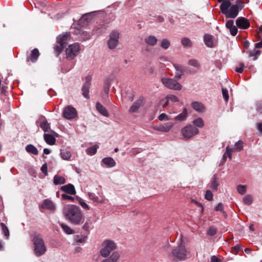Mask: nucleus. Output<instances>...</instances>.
Returning a JSON list of instances; mask_svg holds the SVG:
<instances>
[{"mask_svg":"<svg viewBox=\"0 0 262 262\" xmlns=\"http://www.w3.org/2000/svg\"><path fill=\"white\" fill-rule=\"evenodd\" d=\"M66 216L73 224L78 225L82 219V214L79 207L71 205L67 210Z\"/></svg>","mask_w":262,"mask_h":262,"instance_id":"f257e3e1","label":"nucleus"},{"mask_svg":"<svg viewBox=\"0 0 262 262\" xmlns=\"http://www.w3.org/2000/svg\"><path fill=\"white\" fill-rule=\"evenodd\" d=\"M188 253L184 244L181 239L180 243L172 250L169 254V257L176 261H182L186 259Z\"/></svg>","mask_w":262,"mask_h":262,"instance_id":"f03ea898","label":"nucleus"},{"mask_svg":"<svg viewBox=\"0 0 262 262\" xmlns=\"http://www.w3.org/2000/svg\"><path fill=\"white\" fill-rule=\"evenodd\" d=\"M32 237L35 254L37 256H40L47 251L43 239L40 234H37L36 233L32 235Z\"/></svg>","mask_w":262,"mask_h":262,"instance_id":"7ed1b4c3","label":"nucleus"},{"mask_svg":"<svg viewBox=\"0 0 262 262\" xmlns=\"http://www.w3.org/2000/svg\"><path fill=\"white\" fill-rule=\"evenodd\" d=\"M70 34L66 33L63 35H59L57 37V45L55 46L54 50L55 54L58 56L67 46Z\"/></svg>","mask_w":262,"mask_h":262,"instance_id":"20e7f679","label":"nucleus"},{"mask_svg":"<svg viewBox=\"0 0 262 262\" xmlns=\"http://www.w3.org/2000/svg\"><path fill=\"white\" fill-rule=\"evenodd\" d=\"M116 249V244L112 241L106 239L102 244V248L100 250V254L103 257H107L111 252Z\"/></svg>","mask_w":262,"mask_h":262,"instance_id":"39448f33","label":"nucleus"},{"mask_svg":"<svg viewBox=\"0 0 262 262\" xmlns=\"http://www.w3.org/2000/svg\"><path fill=\"white\" fill-rule=\"evenodd\" d=\"M163 84L168 89L176 91H180L182 89V85L176 79L167 77H163L161 79Z\"/></svg>","mask_w":262,"mask_h":262,"instance_id":"423d86ee","label":"nucleus"},{"mask_svg":"<svg viewBox=\"0 0 262 262\" xmlns=\"http://www.w3.org/2000/svg\"><path fill=\"white\" fill-rule=\"evenodd\" d=\"M199 133V129L195 126L192 125H188L181 129V133L183 137L186 139H189L193 136L198 134Z\"/></svg>","mask_w":262,"mask_h":262,"instance_id":"0eeeda50","label":"nucleus"},{"mask_svg":"<svg viewBox=\"0 0 262 262\" xmlns=\"http://www.w3.org/2000/svg\"><path fill=\"white\" fill-rule=\"evenodd\" d=\"M80 51V46L78 43H74L69 46L66 50L67 58L71 60L74 59Z\"/></svg>","mask_w":262,"mask_h":262,"instance_id":"6e6552de","label":"nucleus"},{"mask_svg":"<svg viewBox=\"0 0 262 262\" xmlns=\"http://www.w3.org/2000/svg\"><path fill=\"white\" fill-rule=\"evenodd\" d=\"M109 37L107 42L108 47L111 50L114 49L118 44L120 33L118 31L114 30L110 33Z\"/></svg>","mask_w":262,"mask_h":262,"instance_id":"1a4fd4ad","label":"nucleus"},{"mask_svg":"<svg viewBox=\"0 0 262 262\" xmlns=\"http://www.w3.org/2000/svg\"><path fill=\"white\" fill-rule=\"evenodd\" d=\"M62 114L63 117L69 120L75 118L77 115L76 109L71 105L66 107Z\"/></svg>","mask_w":262,"mask_h":262,"instance_id":"9d476101","label":"nucleus"},{"mask_svg":"<svg viewBox=\"0 0 262 262\" xmlns=\"http://www.w3.org/2000/svg\"><path fill=\"white\" fill-rule=\"evenodd\" d=\"M85 82L82 85L81 91L82 92V95L83 96L86 98L89 99L90 98L89 96V90L91 86V81L92 80V77L90 75H88L85 78Z\"/></svg>","mask_w":262,"mask_h":262,"instance_id":"9b49d317","label":"nucleus"},{"mask_svg":"<svg viewBox=\"0 0 262 262\" xmlns=\"http://www.w3.org/2000/svg\"><path fill=\"white\" fill-rule=\"evenodd\" d=\"M236 26L242 29H247L250 26L249 21L244 17H239L236 20Z\"/></svg>","mask_w":262,"mask_h":262,"instance_id":"f8f14e48","label":"nucleus"},{"mask_svg":"<svg viewBox=\"0 0 262 262\" xmlns=\"http://www.w3.org/2000/svg\"><path fill=\"white\" fill-rule=\"evenodd\" d=\"M144 103V99L143 97H140L138 100L132 104L129 110V112L131 113L137 112L139 108L142 106Z\"/></svg>","mask_w":262,"mask_h":262,"instance_id":"ddd939ff","label":"nucleus"},{"mask_svg":"<svg viewBox=\"0 0 262 262\" xmlns=\"http://www.w3.org/2000/svg\"><path fill=\"white\" fill-rule=\"evenodd\" d=\"M39 55L40 53L39 50L35 48L31 51L30 54L27 58V61H31L33 63H34L37 61Z\"/></svg>","mask_w":262,"mask_h":262,"instance_id":"4468645a","label":"nucleus"},{"mask_svg":"<svg viewBox=\"0 0 262 262\" xmlns=\"http://www.w3.org/2000/svg\"><path fill=\"white\" fill-rule=\"evenodd\" d=\"M173 126V123L169 122L165 123L163 125L155 126L154 127V129L160 132H168L170 130Z\"/></svg>","mask_w":262,"mask_h":262,"instance_id":"2eb2a0df","label":"nucleus"},{"mask_svg":"<svg viewBox=\"0 0 262 262\" xmlns=\"http://www.w3.org/2000/svg\"><path fill=\"white\" fill-rule=\"evenodd\" d=\"M60 190L71 195H74L76 193L74 186L72 184H68L62 186L60 188Z\"/></svg>","mask_w":262,"mask_h":262,"instance_id":"dca6fc26","label":"nucleus"},{"mask_svg":"<svg viewBox=\"0 0 262 262\" xmlns=\"http://www.w3.org/2000/svg\"><path fill=\"white\" fill-rule=\"evenodd\" d=\"M75 33L78 35V38L82 41L89 39L91 37V34L86 31L77 30Z\"/></svg>","mask_w":262,"mask_h":262,"instance_id":"f3484780","label":"nucleus"},{"mask_svg":"<svg viewBox=\"0 0 262 262\" xmlns=\"http://www.w3.org/2000/svg\"><path fill=\"white\" fill-rule=\"evenodd\" d=\"M144 41L148 46H155L158 41V39L153 35H149L144 39Z\"/></svg>","mask_w":262,"mask_h":262,"instance_id":"a211bd4d","label":"nucleus"},{"mask_svg":"<svg viewBox=\"0 0 262 262\" xmlns=\"http://www.w3.org/2000/svg\"><path fill=\"white\" fill-rule=\"evenodd\" d=\"M93 16V12L86 13L82 16L79 20V22L83 25H86L92 19Z\"/></svg>","mask_w":262,"mask_h":262,"instance_id":"6ab92c4d","label":"nucleus"},{"mask_svg":"<svg viewBox=\"0 0 262 262\" xmlns=\"http://www.w3.org/2000/svg\"><path fill=\"white\" fill-rule=\"evenodd\" d=\"M97 110L102 115L105 117H108L109 114L106 109L100 102H97L96 104Z\"/></svg>","mask_w":262,"mask_h":262,"instance_id":"aec40b11","label":"nucleus"},{"mask_svg":"<svg viewBox=\"0 0 262 262\" xmlns=\"http://www.w3.org/2000/svg\"><path fill=\"white\" fill-rule=\"evenodd\" d=\"M119 257V254L118 252H114L110 257L103 259L101 262H117Z\"/></svg>","mask_w":262,"mask_h":262,"instance_id":"412c9836","label":"nucleus"},{"mask_svg":"<svg viewBox=\"0 0 262 262\" xmlns=\"http://www.w3.org/2000/svg\"><path fill=\"white\" fill-rule=\"evenodd\" d=\"M43 138L46 142L49 145H53L55 143V138L51 134H45L43 135Z\"/></svg>","mask_w":262,"mask_h":262,"instance_id":"4be33fe9","label":"nucleus"},{"mask_svg":"<svg viewBox=\"0 0 262 262\" xmlns=\"http://www.w3.org/2000/svg\"><path fill=\"white\" fill-rule=\"evenodd\" d=\"M204 40L206 45L209 48L213 47V41L212 35L206 34L204 36Z\"/></svg>","mask_w":262,"mask_h":262,"instance_id":"5701e85b","label":"nucleus"},{"mask_svg":"<svg viewBox=\"0 0 262 262\" xmlns=\"http://www.w3.org/2000/svg\"><path fill=\"white\" fill-rule=\"evenodd\" d=\"M102 162L108 167H113L116 165L115 160L111 157L103 159Z\"/></svg>","mask_w":262,"mask_h":262,"instance_id":"b1692460","label":"nucleus"},{"mask_svg":"<svg viewBox=\"0 0 262 262\" xmlns=\"http://www.w3.org/2000/svg\"><path fill=\"white\" fill-rule=\"evenodd\" d=\"M234 151V148H230L229 146H227L226 148V152L224 153L223 156V160L224 162L226 161L227 157L230 159L232 158V153Z\"/></svg>","mask_w":262,"mask_h":262,"instance_id":"393cba45","label":"nucleus"},{"mask_svg":"<svg viewBox=\"0 0 262 262\" xmlns=\"http://www.w3.org/2000/svg\"><path fill=\"white\" fill-rule=\"evenodd\" d=\"M26 150L27 152L33 154L34 155H37L38 154V150L37 148L32 144H28L26 146Z\"/></svg>","mask_w":262,"mask_h":262,"instance_id":"a878e982","label":"nucleus"},{"mask_svg":"<svg viewBox=\"0 0 262 262\" xmlns=\"http://www.w3.org/2000/svg\"><path fill=\"white\" fill-rule=\"evenodd\" d=\"M60 156L63 160H69L72 156V154L67 149H62L60 150Z\"/></svg>","mask_w":262,"mask_h":262,"instance_id":"bb28decb","label":"nucleus"},{"mask_svg":"<svg viewBox=\"0 0 262 262\" xmlns=\"http://www.w3.org/2000/svg\"><path fill=\"white\" fill-rule=\"evenodd\" d=\"M42 207L44 208H47L51 210H53L55 209V207L52 201L50 200L46 199L43 201V203L42 204Z\"/></svg>","mask_w":262,"mask_h":262,"instance_id":"cd10ccee","label":"nucleus"},{"mask_svg":"<svg viewBox=\"0 0 262 262\" xmlns=\"http://www.w3.org/2000/svg\"><path fill=\"white\" fill-rule=\"evenodd\" d=\"M53 182L56 185L63 184L66 183V179L64 177L56 174L54 177Z\"/></svg>","mask_w":262,"mask_h":262,"instance_id":"c85d7f7f","label":"nucleus"},{"mask_svg":"<svg viewBox=\"0 0 262 262\" xmlns=\"http://www.w3.org/2000/svg\"><path fill=\"white\" fill-rule=\"evenodd\" d=\"M248 54L249 57H253V60H256L261 54V51L259 50L254 49L252 51H248L247 52Z\"/></svg>","mask_w":262,"mask_h":262,"instance_id":"c756f323","label":"nucleus"},{"mask_svg":"<svg viewBox=\"0 0 262 262\" xmlns=\"http://www.w3.org/2000/svg\"><path fill=\"white\" fill-rule=\"evenodd\" d=\"M191 106L194 110L198 112H203L204 109L203 104L197 101L193 102L191 103Z\"/></svg>","mask_w":262,"mask_h":262,"instance_id":"7c9ffc66","label":"nucleus"},{"mask_svg":"<svg viewBox=\"0 0 262 262\" xmlns=\"http://www.w3.org/2000/svg\"><path fill=\"white\" fill-rule=\"evenodd\" d=\"M187 116V111L186 108H184L183 111L182 113L178 115L175 117V120L182 121L186 119V117Z\"/></svg>","mask_w":262,"mask_h":262,"instance_id":"2f4dec72","label":"nucleus"},{"mask_svg":"<svg viewBox=\"0 0 262 262\" xmlns=\"http://www.w3.org/2000/svg\"><path fill=\"white\" fill-rule=\"evenodd\" d=\"M219 184L217 182V176L216 174L213 176V180L210 186V187L213 190H217Z\"/></svg>","mask_w":262,"mask_h":262,"instance_id":"473e14b6","label":"nucleus"},{"mask_svg":"<svg viewBox=\"0 0 262 262\" xmlns=\"http://www.w3.org/2000/svg\"><path fill=\"white\" fill-rule=\"evenodd\" d=\"M193 123L196 127L202 128L204 126V123L202 118L199 117L193 121Z\"/></svg>","mask_w":262,"mask_h":262,"instance_id":"72a5a7b5","label":"nucleus"},{"mask_svg":"<svg viewBox=\"0 0 262 262\" xmlns=\"http://www.w3.org/2000/svg\"><path fill=\"white\" fill-rule=\"evenodd\" d=\"M0 226L1 227L3 234L6 237V238H8L9 236V231L8 230V228L3 223H1Z\"/></svg>","mask_w":262,"mask_h":262,"instance_id":"f704fd0d","label":"nucleus"},{"mask_svg":"<svg viewBox=\"0 0 262 262\" xmlns=\"http://www.w3.org/2000/svg\"><path fill=\"white\" fill-rule=\"evenodd\" d=\"M40 127L45 132H47L50 128V124L47 121H42L40 123Z\"/></svg>","mask_w":262,"mask_h":262,"instance_id":"c9c22d12","label":"nucleus"},{"mask_svg":"<svg viewBox=\"0 0 262 262\" xmlns=\"http://www.w3.org/2000/svg\"><path fill=\"white\" fill-rule=\"evenodd\" d=\"M107 28L106 26L104 25H100L98 26L96 30H94L93 31L95 32L97 34H101L105 31Z\"/></svg>","mask_w":262,"mask_h":262,"instance_id":"e433bc0d","label":"nucleus"},{"mask_svg":"<svg viewBox=\"0 0 262 262\" xmlns=\"http://www.w3.org/2000/svg\"><path fill=\"white\" fill-rule=\"evenodd\" d=\"M234 151H240L243 149V142L239 140L235 143Z\"/></svg>","mask_w":262,"mask_h":262,"instance_id":"4c0bfd02","label":"nucleus"},{"mask_svg":"<svg viewBox=\"0 0 262 262\" xmlns=\"http://www.w3.org/2000/svg\"><path fill=\"white\" fill-rule=\"evenodd\" d=\"M181 43L184 47H191L192 46L191 41L187 37L182 38Z\"/></svg>","mask_w":262,"mask_h":262,"instance_id":"58836bf2","label":"nucleus"},{"mask_svg":"<svg viewBox=\"0 0 262 262\" xmlns=\"http://www.w3.org/2000/svg\"><path fill=\"white\" fill-rule=\"evenodd\" d=\"M189 64L197 69H199L201 67V64L198 60L195 59H191L188 61Z\"/></svg>","mask_w":262,"mask_h":262,"instance_id":"ea45409f","label":"nucleus"},{"mask_svg":"<svg viewBox=\"0 0 262 262\" xmlns=\"http://www.w3.org/2000/svg\"><path fill=\"white\" fill-rule=\"evenodd\" d=\"M98 146L94 145L86 149V151L88 155H93L96 154Z\"/></svg>","mask_w":262,"mask_h":262,"instance_id":"a19ab883","label":"nucleus"},{"mask_svg":"<svg viewBox=\"0 0 262 262\" xmlns=\"http://www.w3.org/2000/svg\"><path fill=\"white\" fill-rule=\"evenodd\" d=\"M170 41L167 39H163L161 42V47L165 49H167L170 46Z\"/></svg>","mask_w":262,"mask_h":262,"instance_id":"79ce46f5","label":"nucleus"},{"mask_svg":"<svg viewBox=\"0 0 262 262\" xmlns=\"http://www.w3.org/2000/svg\"><path fill=\"white\" fill-rule=\"evenodd\" d=\"M243 202L245 204L249 205L252 204L253 199L250 195L247 194L243 198Z\"/></svg>","mask_w":262,"mask_h":262,"instance_id":"37998d69","label":"nucleus"},{"mask_svg":"<svg viewBox=\"0 0 262 262\" xmlns=\"http://www.w3.org/2000/svg\"><path fill=\"white\" fill-rule=\"evenodd\" d=\"M61 226L62 227V228L63 229V230H64V231L67 233V234H73L74 233V231H73V230H72L68 226L64 224H61Z\"/></svg>","mask_w":262,"mask_h":262,"instance_id":"c03bdc74","label":"nucleus"},{"mask_svg":"<svg viewBox=\"0 0 262 262\" xmlns=\"http://www.w3.org/2000/svg\"><path fill=\"white\" fill-rule=\"evenodd\" d=\"M77 200H78V201L79 203L80 204V205L83 208H84L86 210H89L90 207H89V205L86 203H85L82 199L77 196Z\"/></svg>","mask_w":262,"mask_h":262,"instance_id":"a18cd8bd","label":"nucleus"},{"mask_svg":"<svg viewBox=\"0 0 262 262\" xmlns=\"http://www.w3.org/2000/svg\"><path fill=\"white\" fill-rule=\"evenodd\" d=\"M238 192L241 194H244L246 192V186L244 185H239L237 187Z\"/></svg>","mask_w":262,"mask_h":262,"instance_id":"49530a36","label":"nucleus"},{"mask_svg":"<svg viewBox=\"0 0 262 262\" xmlns=\"http://www.w3.org/2000/svg\"><path fill=\"white\" fill-rule=\"evenodd\" d=\"M222 94L224 100L227 102L229 100V94L228 90L225 88H222Z\"/></svg>","mask_w":262,"mask_h":262,"instance_id":"de8ad7c7","label":"nucleus"},{"mask_svg":"<svg viewBox=\"0 0 262 262\" xmlns=\"http://www.w3.org/2000/svg\"><path fill=\"white\" fill-rule=\"evenodd\" d=\"M205 198L208 201H212L213 200V194L210 190H207L205 193Z\"/></svg>","mask_w":262,"mask_h":262,"instance_id":"09e8293b","label":"nucleus"},{"mask_svg":"<svg viewBox=\"0 0 262 262\" xmlns=\"http://www.w3.org/2000/svg\"><path fill=\"white\" fill-rule=\"evenodd\" d=\"M216 232L217 229L215 227H210L207 231V234L209 235L213 236L216 233Z\"/></svg>","mask_w":262,"mask_h":262,"instance_id":"8fccbe9b","label":"nucleus"},{"mask_svg":"<svg viewBox=\"0 0 262 262\" xmlns=\"http://www.w3.org/2000/svg\"><path fill=\"white\" fill-rule=\"evenodd\" d=\"M166 97L168 99L169 101H171L173 102H178L179 101L178 98L175 95H168Z\"/></svg>","mask_w":262,"mask_h":262,"instance_id":"3c124183","label":"nucleus"},{"mask_svg":"<svg viewBox=\"0 0 262 262\" xmlns=\"http://www.w3.org/2000/svg\"><path fill=\"white\" fill-rule=\"evenodd\" d=\"M241 250V246L238 244L235 245L232 248V253H234L235 254H236Z\"/></svg>","mask_w":262,"mask_h":262,"instance_id":"603ef678","label":"nucleus"},{"mask_svg":"<svg viewBox=\"0 0 262 262\" xmlns=\"http://www.w3.org/2000/svg\"><path fill=\"white\" fill-rule=\"evenodd\" d=\"M237 27L234 26L232 28L229 29L230 33L231 35L234 36L237 34Z\"/></svg>","mask_w":262,"mask_h":262,"instance_id":"864d4df0","label":"nucleus"},{"mask_svg":"<svg viewBox=\"0 0 262 262\" xmlns=\"http://www.w3.org/2000/svg\"><path fill=\"white\" fill-rule=\"evenodd\" d=\"M234 5L237 6L239 10H242L245 6L244 2L242 0H237L236 4Z\"/></svg>","mask_w":262,"mask_h":262,"instance_id":"5fc2aeb1","label":"nucleus"},{"mask_svg":"<svg viewBox=\"0 0 262 262\" xmlns=\"http://www.w3.org/2000/svg\"><path fill=\"white\" fill-rule=\"evenodd\" d=\"M158 119L160 121H163L164 120H168L170 119L168 116L164 113L160 114L158 117Z\"/></svg>","mask_w":262,"mask_h":262,"instance_id":"6e6d98bb","label":"nucleus"},{"mask_svg":"<svg viewBox=\"0 0 262 262\" xmlns=\"http://www.w3.org/2000/svg\"><path fill=\"white\" fill-rule=\"evenodd\" d=\"M174 67L177 72H181V73H184V70L182 66L178 64H174Z\"/></svg>","mask_w":262,"mask_h":262,"instance_id":"4d7b16f0","label":"nucleus"},{"mask_svg":"<svg viewBox=\"0 0 262 262\" xmlns=\"http://www.w3.org/2000/svg\"><path fill=\"white\" fill-rule=\"evenodd\" d=\"M41 171L45 174V175H47L48 174V166H47V164L46 163L45 164H43L41 167Z\"/></svg>","mask_w":262,"mask_h":262,"instance_id":"13d9d810","label":"nucleus"},{"mask_svg":"<svg viewBox=\"0 0 262 262\" xmlns=\"http://www.w3.org/2000/svg\"><path fill=\"white\" fill-rule=\"evenodd\" d=\"M61 198L63 200H71V201H74V198L71 196H69L67 194L63 193L61 195Z\"/></svg>","mask_w":262,"mask_h":262,"instance_id":"bf43d9fd","label":"nucleus"},{"mask_svg":"<svg viewBox=\"0 0 262 262\" xmlns=\"http://www.w3.org/2000/svg\"><path fill=\"white\" fill-rule=\"evenodd\" d=\"M234 26V21L232 19L228 20L226 23V27L228 29L232 28Z\"/></svg>","mask_w":262,"mask_h":262,"instance_id":"052dcab7","label":"nucleus"},{"mask_svg":"<svg viewBox=\"0 0 262 262\" xmlns=\"http://www.w3.org/2000/svg\"><path fill=\"white\" fill-rule=\"evenodd\" d=\"M214 210L216 211H222L224 210L223 204L222 203H219L215 207Z\"/></svg>","mask_w":262,"mask_h":262,"instance_id":"680f3d73","label":"nucleus"},{"mask_svg":"<svg viewBox=\"0 0 262 262\" xmlns=\"http://www.w3.org/2000/svg\"><path fill=\"white\" fill-rule=\"evenodd\" d=\"M240 67L239 68H236L235 71L239 73H242L243 72L244 70V67L245 66L244 64L243 63H241L239 64Z\"/></svg>","mask_w":262,"mask_h":262,"instance_id":"e2e57ef3","label":"nucleus"},{"mask_svg":"<svg viewBox=\"0 0 262 262\" xmlns=\"http://www.w3.org/2000/svg\"><path fill=\"white\" fill-rule=\"evenodd\" d=\"M89 198L91 200L94 201L95 202H99V199L97 196H95L94 194L92 193H89Z\"/></svg>","mask_w":262,"mask_h":262,"instance_id":"0e129e2a","label":"nucleus"},{"mask_svg":"<svg viewBox=\"0 0 262 262\" xmlns=\"http://www.w3.org/2000/svg\"><path fill=\"white\" fill-rule=\"evenodd\" d=\"M211 262H221V259L216 256H212L211 257Z\"/></svg>","mask_w":262,"mask_h":262,"instance_id":"69168bd1","label":"nucleus"},{"mask_svg":"<svg viewBox=\"0 0 262 262\" xmlns=\"http://www.w3.org/2000/svg\"><path fill=\"white\" fill-rule=\"evenodd\" d=\"M90 226V224L86 222L83 226V229L85 231H89Z\"/></svg>","mask_w":262,"mask_h":262,"instance_id":"338daca9","label":"nucleus"},{"mask_svg":"<svg viewBox=\"0 0 262 262\" xmlns=\"http://www.w3.org/2000/svg\"><path fill=\"white\" fill-rule=\"evenodd\" d=\"M254 47L257 49L262 48V39L259 42L254 44Z\"/></svg>","mask_w":262,"mask_h":262,"instance_id":"774afa93","label":"nucleus"}]
</instances>
